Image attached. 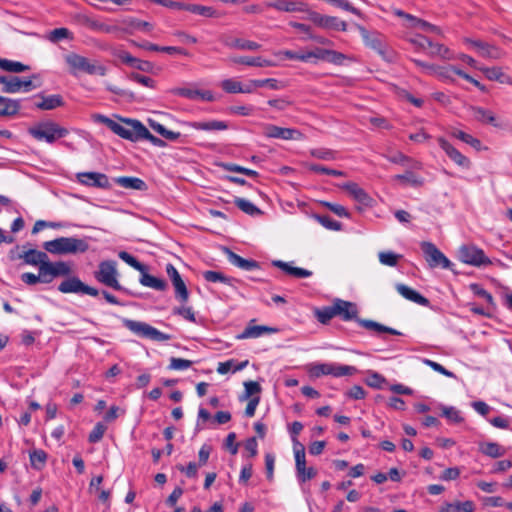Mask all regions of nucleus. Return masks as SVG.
<instances>
[{"label":"nucleus","instance_id":"nucleus-1","mask_svg":"<svg viewBox=\"0 0 512 512\" xmlns=\"http://www.w3.org/2000/svg\"><path fill=\"white\" fill-rule=\"evenodd\" d=\"M19 259H22L24 264L37 266L38 270L52 271L58 274L71 275V265L64 261L51 262L46 252L36 249L23 250L19 254Z\"/></svg>","mask_w":512,"mask_h":512},{"label":"nucleus","instance_id":"nucleus-2","mask_svg":"<svg viewBox=\"0 0 512 512\" xmlns=\"http://www.w3.org/2000/svg\"><path fill=\"white\" fill-rule=\"evenodd\" d=\"M93 118L96 122L106 125L113 133L123 139L132 142L141 140L142 133L140 130L143 129L144 125L139 120L121 119L123 121L122 124L102 114H96Z\"/></svg>","mask_w":512,"mask_h":512},{"label":"nucleus","instance_id":"nucleus-3","mask_svg":"<svg viewBox=\"0 0 512 512\" xmlns=\"http://www.w3.org/2000/svg\"><path fill=\"white\" fill-rule=\"evenodd\" d=\"M64 61L69 73L73 76H78L80 73L105 76L107 73L106 66L98 60H91L75 52L65 54Z\"/></svg>","mask_w":512,"mask_h":512},{"label":"nucleus","instance_id":"nucleus-4","mask_svg":"<svg viewBox=\"0 0 512 512\" xmlns=\"http://www.w3.org/2000/svg\"><path fill=\"white\" fill-rule=\"evenodd\" d=\"M46 252L55 255L85 253L89 249L86 239L77 237H59L43 243Z\"/></svg>","mask_w":512,"mask_h":512},{"label":"nucleus","instance_id":"nucleus-5","mask_svg":"<svg viewBox=\"0 0 512 512\" xmlns=\"http://www.w3.org/2000/svg\"><path fill=\"white\" fill-rule=\"evenodd\" d=\"M29 134L38 141L53 144L56 140L68 135L69 131L54 121H43L30 127Z\"/></svg>","mask_w":512,"mask_h":512},{"label":"nucleus","instance_id":"nucleus-6","mask_svg":"<svg viewBox=\"0 0 512 512\" xmlns=\"http://www.w3.org/2000/svg\"><path fill=\"white\" fill-rule=\"evenodd\" d=\"M365 45L376 51L384 60L392 62L394 52L389 49L384 41V37L378 32H370L361 25H356Z\"/></svg>","mask_w":512,"mask_h":512},{"label":"nucleus","instance_id":"nucleus-7","mask_svg":"<svg viewBox=\"0 0 512 512\" xmlns=\"http://www.w3.org/2000/svg\"><path fill=\"white\" fill-rule=\"evenodd\" d=\"M123 325L135 335L153 341L164 342L172 338L170 334L163 333L145 322L124 319Z\"/></svg>","mask_w":512,"mask_h":512},{"label":"nucleus","instance_id":"nucleus-8","mask_svg":"<svg viewBox=\"0 0 512 512\" xmlns=\"http://www.w3.org/2000/svg\"><path fill=\"white\" fill-rule=\"evenodd\" d=\"M95 278L98 282L108 287L118 291L123 290L122 285L118 281V271L115 261H102L98 266V270L95 272Z\"/></svg>","mask_w":512,"mask_h":512},{"label":"nucleus","instance_id":"nucleus-9","mask_svg":"<svg viewBox=\"0 0 512 512\" xmlns=\"http://www.w3.org/2000/svg\"><path fill=\"white\" fill-rule=\"evenodd\" d=\"M36 78V76H32L30 79H24L19 76H0V84L3 85L2 92L10 94L30 92L40 86L33 82L32 79Z\"/></svg>","mask_w":512,"mask_h":512},{"label":"nucleus","instance_id":"nucleus-10","mask_svg":"<svg viewBox=\"0 0 512 512\" xmlns=\"http://www.w3.org/2000/svg\"><path fill=\"white\" fill-rule=\"evenodd\" d=\"M421 249L424 257L431 268L442 267L444 269H451L452 263L450 260L436 247L432 242L424 241L421 243Z\"/></svg>","mask_w":512,"mask_h":512},{"label":"nucleus","instance_id":"nucleus-11","mask_svg":"<svg viewBox=\"0 0 512 512\" xmlns=\"http://www.w3.org/2000/svg\"><path fill=\"white\" fill-rule=\"evenodd\" d=\"M459 259L466 264L473 266H487L491 264L490 259L484 251L473 245H464L459 249Z\"/></svg>","mask_w":512,"mask_h":512},{"label":"nucleus","instance_id":"nucleus-12","mask_svg":"<svg viewBox=\"0 0 512 512\" xmlns=\"http://www.w3.org/2000/svg\"><path fill=\"white\" fill-rule=\"evenodd\" d=\"M58 290L65 294L81 293L93 297L98 296L99 294V291L96 288L86 285L76 276L68 277L62 281L58 286Z\"/></svg>","mask_w":512,"mask_h":512},{"label":"nucleus","instance_id":"nucleus-13","mask_svg":"<svg viewBox=\"0 0 512 512\" xmlns=\"http://www.w3.org/2000/svg\"><path fill=\"white\" fill-rule=\"evenodd\" d=\"M308 18L315 25L324 29H334L338 31L347 30L346 22L334 16L322 15L318 12L310 11Z\"/></svg>","mask_w":512,"mask_h":512},{"label":"nucleus","instance_id":"nucleus-14","mask_svg":"<svg viewBox=\"0 0 512 512\" xmlns=\"http://www.w3.org/2000/svg\"><path fill=\"white\" fill-rule=\"evenodd\" d=\"M263 134L267 138H277L283 140H299L303 134L293 128H283L273 124L264 125Z\"/></svg>","mask_w":512,"mask_h":512},{"label":"nucleus","instance_id":"nucleus-15","mask_svg":"<svg viewBox=\"0 0 512 512\" xmlns=\"http://www.w3.org/2000/svg\"><path fill=\"white\" fill-rule=\"evenodd\" d=\"M78 181L86 186L109 189L111 187L107 175L100 172H83L77 174Z\"/></svg>","mask_w":512,"mask_h":512},{"label":"nucleus","instance_id":"nucleus-16","mask_svg":"<svg viewBox=\"0 0 512 512\" xmlns=\"http://www.w3.org/2000/svg\"><path fill=\"white\" fill-rule=\"evenodd\" d=\"M38 275L26 272L21 275V280L27 285H36L37 283L49 284L55 278L68 277V274H58L52 271L38 270Z\"/></svg>","mask_w":512,"mask_h":512},{"label":"nucleus","instance_id":"nucleus-17","mask_svg":"<svg viewBox=\"0 0 512 512\" xmlns=\"http://www.w3.org/2000/svg\"><path fill=\"white\" fill-rule=\"evenodd\" d=\"M333 306L335 315L340 316L344 321L357 319L358 309L355 303L336 298Z\"/></svg>","mask_w":512,"mask_h":512},{"label":"nucleus","instance_id":"nucleus-18","mask_svg":"<svg viewBox=\"0 0 512 512\" xmlns=\"http://www.w3.org/2000/svg\"><path fill=\"white\" fill-rule=\"evenodd\" d=\"M440 147L445 151L446 155L458 166L463 168H469L471 165L470 160L464 156L459 150H457L452 144H450L444 138H438Z\"/></svg>","mask_w":512,"mask_h":512},{"label":"nucleus","instance_id":"nucleus-19","mask_svg":"<svg viewBox=\"0 0 512 512\" xmlns=\"http://www.w3.org/2000/svg\"><path fill=\"white\" fill-rule=\"evenodd\" d=\"M175 95L187 98L189 100L201 99L203 101H214V95L209 90H199L191 87H180L173 90Z\"/></svg>","mask_w":512,"mask_h":512},{"label":"nucleus","instance_id":"nucleus-20","mask_svg":"<svg viewBox=\"0 0 512 512\" xmlns=\"http://www.w3.org/2000/svg\"><path fill=\"white\" fill-rule=\"evenodd\" d=\"M183 126L191 127L196 130L203 131H223L228 129V124L225 121L209 120V121H195V122H182Z\"/></svg>","mask_w":512,"mask_h":512},{"label":"nucleus","instance_id":"nucleus-21","mask_svg":"<svg viewBox=\"0 0 512 512\" xmlns=\"http://www.w3.org/2000/svg\"><path fill=\"white\" fill-rule=\"evenodd\" d=\"M223 250L228 258V261L232 265H234L238 268H241L243 270H246V271H252L254 269L259 268V263L257 261L252 260V259H250V260L244 259L241 256H239L238 254L231 251L227 247H225Z\"/></svg>","mask_w":512,"mask_h":512},{"label":"nucleus","instance_id":"nucleus-22","mask_svg":"<svg viewBox=\"0 0 512 512\" xmlns=\"http://www.w3.org/2000/svg\"><path fill=\"white\" fill-rule=\"evenodd\" d=\"M397 292L403 296L405 299L417 303L422 306H427L429 304V300L418 293L416 290L408 287L405 284L397 283L395 285Z\"/></svg>","mask_w":512,"mask_h":512},{"label":"nucleus","instance_id":"nucleus-23","mask_svg":"<svg viewBox=\"0 0 512 512\" xmlns=\"http://www.w3.org/2000/svg\"><path fill=\"white\" fill-rule=\"evenodd\" d=\"M272 265L281 269L284 273H286L290 276H293L295 278H308L312 275V271H310V270H307L304 268H299V267H294V266H292L291 263L284 262L281 260L272 261Z\"/></svg>","mask_w":512,"mask_h":512},{"label":"nucleus","instance_id":"nucleus-24","mask_svg":"<svg viewBox=\"0 0 512 512\" xmlns=\"http://www.w3.org/2000/svg\"><path fill=\"white\" fill-rule=\"evenodd\" d=\"M278 330L273 327L265 325H251L249 324L241 334L237 336L238 339L258 338L264 334L276 333Z\"/></svg>","mask_w":512,"mask_h":512},{"label":"nucleus","instance_id":"nucleus-25","mask_svg":"<svg viewBox=\"0 0 512 512\" xmlns=\"http://www.w3.org/2000/svg\"><path fill=\"white\" fill-rule=\"evenodd\" d=\"M267 7L273 8L280 12H305L306 6L302 3H296L293 1L286 0H276L273 2H268L266 4Z\"/></svg>","mask_w":512,"mask_h":512},{"label":"nucleus","instance_id":"nucleus-26","mask_svg":"<svg viewBox=\"0 0 512 512\" xmlns=\"http://www.w3.org/2000/svg\"><path fill=\"white\" fill-rule=\"evenodd\" d=\"M141 276L139 279V282L142 286L152 288L156 291H164L167 288V283L161 279L157 278L155 276L150 275L147 272V266L145 265V269L143 272H140Z\"/></svg>","mask_w":512,"mask_h":512},{"label":"nucleus","instance_id":"nucleus-27","mask_svg":"<svg viewBox=\"0 0 512 512\" xmlns=\"http://www.w3.org/2000/svg\"><path fill=\"white\" fill-rule=\"evenodd\" d=\"M341 188L347 191L357 202L363 205H368L371 201V198L366 191L354 182H347L343 184Z\"/></svg>","mask_w":512,"mask_h":512},{"label":"nucleus","instance_id":"nucleus-28","mask_svg":"<svg viewBox=\"0 0 512 512\" xmlns=\"http://www.w3.org/2000/svg\"><path fill=\"white\" fill-rule=\"evenodd\" d=\"M114 182L129 190L145 191L147 189V184L138 177L120 176L114 178Z\"/></svg>","mask_w":512,"mask_h":512},{"label":"nucleus","instance_id":"nucleus-29","mask_svg":"<svg viewBox=\"0 0 512 512\" xmlns=\"http://www.w3.org/2000/svg\"><path fill=\"white\" fill-rule=\"evenodd\" d=\"M413 170L414 169L408 168L404 174L395 175L393 180L410 185L414 188L422 187L425 183L424 178L414 173Z\"/></svg>","mask_w":512,"mask_h":512},{"label":"nucleus","instance_id":"nucleus-30","mask_svg":"<svg viewBox=\"0 0 512 512\" xmlns=\"http://www.w3.org/2000/svg\"><path fill=\"white\" fill-rule=\"evenodd\" d=\"M20 110V101L0 96V117L15 116Z\"/></svg>","mask_w":512,"mask_h":512},{"label":"nucleus","instance_id":"nucleus-31","mask_svg":"<svg viewBox=\"0 0 512 512\" xmlns=\"http://www.w3.org/2000/svg\"><path fill=\"white\" fill-rule=\"evenodd\" d=\"M38 97L41 99V101L37 102L35 104V106L41 110H53L57 107L63 106V104H64L63 98L59 94L48 95V96L39 94Z\"/></svg>","mask_w":512,"mask_h":512},{"label":"nucleus","instance_id":"nucleus-32","mask_svg":"<svg viewBox=\"0 0 512 512\" xmlns=\"http://www.w3.org/2000/svg\"><path fill=\"white\" fill-rule=\"evenodd\" d=\"M122 24L125 26L122 30L129 34H132L135 30L150 32L153 28L149 22L133 17L122 20Z\"/></svg>","mask_w":512,"mask_h":512},{"label":"nucleus","instance_id":"nucleus-33","mask_svg":"<svg viewBox=\"0 0 512 512\" xmlns=\"http://www.w3.org/2000/svg\"><path fill=\"white\" fill-rule=\"evenodd\" d=\"M398 15L402 16V17H405L406 19L410 20L412 23H411V26L414 27V28H420L426 32H431V33H435V34H441V30L439 27L433 25V24H430L428 23L427 21L425 20H422V19H419V18H416L410 14H407V13H404L402 11H399L397 13Z\"/></svg>","mask_w":512,"mask_h":512},{"label":"nucleus","instance_id":"nucleus-34","mask_svg":"<svg viewBox=\"0 0 512 512\" xmlns=\"http://www.w3.org/2000/svg\"><path fill=\"white\" fill-rule=\"evenodd\" d=\"M358 324L365 329L375 331L376 333H389L392 335H401L399 331L396 329H393L391 327H387L383 324H380L378 322H375L373 320H367V319H356Z\"/></svg>","mask_w":512,"mask_h":512},{"label":"nucleus","instance_id":"nucleus-35","mask_svg":"<svg viewBox=\"0 0 512 512\" xmlns=\"http://www.w3.org/2000/svg\"><path fill=\"white\" fill-rule=\"evenodd\" d=\"M475 504L473 501L445 503L441 506L439 512H474Z\"/></svg>","mask_w":512,"mask_h":512},{"label":"nucleus","instance_id":"nucleus-36","mask_svg":"<svg viewBox=\"0 0 512 512\" xmlns=\"http://www.w3.org/2000/svg\"><path fill=\"white\" fill-rule=\"evenodd\" d=\"M224 44L229 48L239 49V50H258L261 45L257 42L240 39V38H230L224 41Z\"/></svg>","mask_w":512,"mask_h":512},{"label":"nucleus","instance_id":"nucleus-37","mask_svg":"<svg viewBox=\"0 0 512 512\" xmlns=\"http://www.w3.org/2000/svg\"><path fill=\"white\" fill-rule=\"evenodd\" d=\"M202 276L207 282L211 283L221 282L229 286H234V282H237L235 278L227 277L218 271L207 270L202 273Z\"/></svg>","mask_w":512,"mask_h":512},{"label":"nucleus","instance_id":"nucleus-38","mask_svg":"<svg viewBox=\"0 0 512 512\" xmlns=\"http://www.w3.org/2000/svg\"><path fill=\"white\" fill-rule=\"evenodd\" d=\"M388 160L392 163L402 164L404 166H407V168L411 169L421 170L423 167L421 162L413 160L412 158L400 152L396 153L393 156H389Z\"/></svg>","mask_w":512,"mask_h":512},{"label":"nucleus","instance_id":"nucleus-39","mask_svg":"<svg viewBox=\"0 0 512 512\" xmlns=\"http://www.w3.org/2000/svg\"><path fill=\"white\" fill-rule=\"evenodd\" d=\"M472 115L475 120L486 123V124H492L494 126H498L497 123H495V116L492 111L488 109H484L482 107H472L471 108Z\"/></svg>","mask_w":512,"mask_h":512},{"label":"nucleus","instance_id":"nucleus-40","mask_svg":"<svg viewBox=\"0 0 512 512\" xmlns=\"http://www.w3.org/2000/svg\"><path fill=\"white\" fill-rule=\"evenodd\" d=\"M479 450L481 453L492 458H498L505 454V449L495 442L481 443Z\"/></svg>","mask_w":512,"mask_h":512},{"label":"nucleus","instance_id":"nucleus-41","mask_svg":"<svg viewBox=\"0 0 512 512\" xmlns=\"http://www.w3.org/2000/svg\"><path fill=\"white\" fill-rule=\"evenodd\" d=\"M232 62L255 67H269L272 65L271 61L263 59L261 57H234L232 58Z\"/></svg>","mask_w":512,"mask_h":512},{"label":"nucleus","instance_id":"nucleus-42","mask_svg":"<svg viewBox=\"0 0 512 512\" xmlns=\"http://www.w3.org/2000/svg\"><path fill=\"white\" fill-rule=\"evenodd\" d=\"M489 80L499 81L500 83L511 84V78L504 74L500 68H479Z\"/></svg>","mask_w":512,"mask_h":512},{"label":"nucleus","instance_id":"nucleus-43","mask_svg":"<svg viewBox=\"0 0 512 512\" xmlns=\"http://www.w3.org/2000/svg\"><path fill=\"white\" fill-rule=\"evenodd\" d=\"M0 68L13 73H21L29 69L27 65H24L21 62L2 58H0Z\"/></svg>","mask_w":512,"mask_h":512},{"label":"nucleus","instance_id":"nucleus-44","mask_svg":"<svg viewBox=\"0 0 512 512\" xmlns=\"http://www.w3.org/2000/svg\"><path fill=\"white\" fill-rule=\"evenodd\" d=\"M234 203L241 211L248 215L254 216L261 213V210L258 207L244 198L236 197Z\"/></svg>","mask_w":512,"mask_h":512},{"label":"nucleus","instance_id":"nucleus-45","mask_svg":"<svg viewBox=\"0 0 512 512\" xmlns=\"http://www.w3.org/2000/svg\"><path fill=\"white\" fill-rule=\"evenodd\" d=\"M430 51L429 55L432 57H440L441 59H451L452 55L448 47L443 44L433 43L431 41V45L429 46Z\"/></svg>","mask_w":512,"mask_h":512},{"label":"nucleus","instance_id":"nucleus-46","mask_svg":"<svg viewBox=\"0 0 512 512\" xmlns=\"http://www.w3.org/2000/svg\"><path fill=\"white\" fill-rule=\"evenodd\" d=\"M315 317L322 324H328L335 315L333 304L331 306H325L315 310Z\"/></svg>","mask_w":512,"mask_h":512},{"label":"nucleus","instance_id":"nucleus-47","mask_svg":"<svg viewBox=\"0 0 512 512\" xmlns=\"http://www.w3.org/2000/svg\"><path fill=\"white\" fill-rule=\"evenodd\" d=\"M378 258L381 264L394 267L398 264V261L402 258V255L392 251H381L378 254Z\"/></svg>","mask_w":512,"mask_h":512},{"label":"nucleus","instance_id":"nucleus-48","mask_svg":"<svg viewBox=\"0 0 512 512\" xmlns=\"http://www.w3.org/2000/svg\"><path fill=\"white\" fill-rule=\"evenodd\" d=\"M294 444V456H295V469L304 466L306 464L305 447L297 440L293 439Z\"/></svg>","mask_w":512,"mask_h":512},{"label":"nucleus","instance_id":"nucleus-49","mask_svg":"<svg viewBox=\"0 0 512 512\" xmlns=\"http://www.w3.org/2000/svg\"><path fill=\"white\" fill-rule=\"evenodd\" d=\"M47 38L49 41L56 43L63 39H73V34L69 29L61 27L50 31Z\"/></svg>","mask_w":512,"mask_h":512},{"label":"nucleus","instance_id":"nucleus-50","mask_svg":"<svg viewBox=\"0 0 512 512\" xmlns=\"http://www.w3.org/2000/svg\"><path fill=\"white\" fill-rule=\"evenodd\" d=\"M184 10L205 17H212L215 14V10L212 7L197 4H185Z\"/></svg>","mask_w":512,"mask_h":512},{"label":"nucleus","instance_id":"nucleus-51","mask_svg":"<svg viewBox=\"0 0 512 512\" xmlns=\"http://www.w3.org/2000/svg\"><path fill=\"white\" fill-rule=\"evenodd\" d=\"M314 218L328 230L339 231L342 229V224L340 222L335 221L327 215H315Z\"/></svg>","mask_w":512,"mask_h":512},{"label":"nucleus","instance_id":"nucleus-52","mask_svg":"<svg viewBox=\"0 0 512 512\" xmlns=\"http://www.w3.org/2000/svg\"><path fill=\"white\" fill-rule=\"evenodd\" d=\"M479 56L488 59H500L503 56V52L498 47L485 43L479 52Z\"/></svg>","mask_w":512,"mask_h":512},{"label":"nucleus","instance_id":"nucleus-53","mask_svg":"<svg viewBox=\"0 0 512 512\" xmlns=\"http://www.w3.org/2000/svg\"><path fill=\"white\" fill-rule=\"evenodd\" d=\"M316 475V469L313 467H307L306 464L296 470V476L300 483H305L313 479Z\"/></svg>","mask_w":512,"mask_h":512},{"label":"nucleus","instance_id":"nucleus-54","mask_svg":"<svg viewBox=\"0 0 512 512\" xmlns=\"http://www.w3.org/2000/svg\"><path fill=\"white\" fill-rule=\"evenodd\" d=\"M331 370V375L334 377L353 375L357 371L353 366L340 365L336 363L331 364Z\"/></svg>","mask_w":512,"mask_h":512},{"label":"nucleus","instance_id":"nucleus-55","mask_svg":"<svg viewBox=\"0 0 512 512\" xmlns=\"http://www.w3.org/2000/svg\"><path fill=\"white\" fill-rule=\"evenodd\" d=\"M451 135L463 142H465L466 144L476 148V149H479L480 146H481V142L480 140L474 138L473 136H471L470 134H467L463 131H460V130H454L452 131Z\"/></svg>","mask_w":512,"mask_h":512},{"label":"nucleus","instance_id":"nucleus-56","mask_svg":"<svg viewBox=\"0 0 512 512\" xmlns=\"http://www.w3.org/2000/svg\"><path fill=\"white\" fill-rule=\"evenodd\" d=\"M47 459V454L43 450H34L30 454V462L33 468L40 470Z\"/></svg>","mask_w":512,"mask_h":512},{"label":"nucleus","instance_id":"nucleus-57","mask_svg":"<svg viewBox=\"0 0 512 512\" xmlns=\"http://www.w3.org/2000/svg\"><path fill=\"white\" fill-rule=\"evenodd\" d=\"M173 286L175 288L176 299L181 303H186L189 299V292L183 279L179 282L173 283Z\"/></svg>","mask_w":512,"mask_h":512},{"label":"nucleus","instance_id":"nucleus-58","mask_svg":"<svg viewBox=\"0 0 512 512\" xmlns=\"http://www.w3.org/2000/svg\"><path fill=\"white\" fill-rule=\"evenodd\" d=\"M118 256L121 260H123L125 263H127L129 266H131L132 268L139 272H143V270L145 269L144 264L140 263L135 257H133L126 251H120Z\"/></svg>","mask_w":512,"mask_h":512},{"label":"nucleus","instance_id":"nucleus-59","mask_svg":"<svg viewBox=\"0 0 512 512\" xmlns=\"http://www.w3.org/2000/svg\"><path fill=\"white\" fill-rule=\"evenodd\" d=\"M307 167L310 171L315 173L327 174L335 177H342L345 175L343 171L327 168L318 164H309Z\"/></svg>","mask_w":512,"mask_h":512},{"label":"nucleus","instance_id":"nucleus-60","mask_svg":"<svg viewBox=\"0 0 512 512\" xmlns=\"http://www.w3.org/2000/svg\"><path fill=\"white\" fill-rule=\"evenodd\" d=\"M433 76H437L443 80H452V75L455 74V70H458L456 66H437L435 67Z\"/></svg>","mask_w":512,"mask_h":512},{"label":"nucleus","instance_id":"nucleus-61","mask_svg":"<svg viewBox=\"0 0 512 512\" xmlns=\"http://www.w3.org/2000/svg\"><path fill=\"white\" fill-rule=\"evenodd\" d=\"M441 410L443 416L446 417L449 421L453 423H461L463 421V417L460 415V412L455 407L442 406Z\"/></svg>","mask_w":512,"mask_h":512},{"label":"nucleus","instance_id":"nucleus-62","mask_svg":"<svg viewBox=\"0 0 512 512\" xmlns=\"http://www.w3.org/2000/svg\"><path fill=\"white\" fill-rule=\"evenodd\" d=\"M106 430H107V426L105 424H103L102 422H98L89 434V437H88L89 442L90 443L99 442L102 439L103 435L105 434Z\"/></svg>","mask_w":512,"mask_h":512},{"label":"nucleus","instance_id":"nucleus-63","mask_svg":"<svg viewBox=\"0 0 512 512\" xmlns=\"http://www.w3.org/2000/svg\"><path fill=\"white\" fill-rule=\"evenodd\" d=\"M331 364L332 363H321L311 366L309 372L314 377H320L324 375H331Z\"/></svg>","mask_w":512,"mask_h":512},{"label":"nucleus","instance_id":"nucleus-64","mask_svg":"<svg viewBox=\"0 0 512 512\" xmlns=\"http://www.w3.org/2000/svg\"><path fill=\"white\" fill-rule=\"evenodd\" d=\"M222 89L227 93H241L242 83L234 79H225L221 83Z\"/></svg>","mask_w":512,"mask_h":512}]
</instances>
